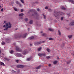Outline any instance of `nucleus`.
<instances>
[{
    "instance_id": "nucleus-1",
    "label": "nucleus",
    "mask_w": 74,
    "mask_h": 74,
    "mask_svg": "<svg viewBox=\"0 0 74 74\" xmlns=\"http://www.w3.org/2000/svg\"><path fill=\"white\" fill-rule=\"evenodd\" d=\"M63 15V13L61 12H57L56 11H54V15L55 16V17L58 19V18H59V16H60V15Z\"/></svg>"
},
{
    "instance_id": "nucleus-2",
    "label": "nucleus",
    "mask_w": 74,
    "mask_h": 74,
    "mask_svg": "<svg viewBox=\"0 0 74 74\" xmlns=\"http://www.w3.org/2000/svg\"><path fill=\"white\" fill-rule=\"evenodd\" d=\"M5 23L6 25H4L3 26V27H5V29H4V30H7V29H8V28H11V24L10 23Z\"/></svg>"
},
{
    "instance_id": "nucleus-3",
    "label": "nucleus",
    "mask_w": 74,
    "mask_h": 74,
    "mask_svg": "<svg viewBox=\"0 0 74 74\" xmlns=\"http://www.w3.org/2000/svg\"><path fill=\"white\" fill-rule=\"evenodd\" d=\"M27 34L26 33L23 35H16L14 36V37L16 38H21V37H22L23 38H25L26 37V36H27Z\"/></svg>"
},
{
    "instance_id": "nucleus-4",
    "label": "nucleus",
    "mask_w": 74,
    "mask_h": 74,
    "mask_svg": "<svg viewBox=\"0 0 74 74\" xmlns=\"http://www.w3.org/2000/svg\"><path fill=\"white\" fill-rule=\"evenodd\" d=\"M28 53V50L27 49H25L23 52L22 54L23 55H26Z\"/></svg>"
},
{
    "instance_id": "nucleus-5",
    "label": "nucleus",
    "mask_w": 74,
    "mask_h": 74,
    "mask_svg": "<svg viewBox=\"0 0 74 74\" xmlns=\"http://www.w3.org/2000/svg\"><path fill=\"white\" fill-rule=\"evenodd\" d=\"M16 50L17 51H19V52H22V50L19 48L18 46L16 47Z\"/></svg>"
},
{
    "instance_id": "nucleus-6",
    "label": "nucleus",
    "mask_w": 74,
    "mask_h": 74,
    "mask_svg": "<svg viewBox=\"0 0 74 74\" xmlns=\"http://www.w3.org/2000/svg\"><path fill=\"white\" fill-rule=\"evenodd\" d=\"M24 67H25L24 65H19L17 66L18 68H23Z\"/></svg>"
},
{
    "instance_id": "nucleus-7",
    "label": "nucleus",
    "mask_w": 74,
    "mask_h": 74,
    "mask_svg": "<svg viewBox=\"0 0 74 74\" xmlns=\"http://www.w3.org/2000/svg\"><path fill=\"white\" fill-rule=\"evenodd\" d=\"M5 41L6 42H10V40H9L8 38H5Z\"/></svg>"
},
{
    "instance_id": "nucleus-8",
    "label": "nucleus",
    "mask_w": 74,
    "mask_h": 74,
    "mask_svg": "<svg viewBox=\"0 0 74 74\" xmlns=\"http://www.w3.org/2000/svg\"><path fill=\"white\" fill-rule=\"evenodd\" d=\"M29 40H34V36L31 37L29 38Z\"/></svg>"
},
{
    "instance_id": "nucleus-9",
    "label": "nucleus",
    "mask_w": 74,
    "mask_h": 74,
    "mask_svg": "<svg viewBox=\"0 0 74 74\" xmlns=\"http://www.w3.org/2000/svg\"><path fill=\"white\" fill-rule=\"evenodd\" d=\"M17 56H18V57H20V56H22V54L19 53H17L16 54Z\"/></svg>"
},
{
    "instance_id": "nucleus-10",
    "label": "nucleus",
    "mask_w": 74,
    "mask_h": 74,
    "mask_svg": "<svg viewBox=\"0 0 74 74\" xmlns=\"http://www.w3.org/2000/svg\"><path fill=\"white\" fill-rule=\"evenodd\" d=\"M69 1H70V2H71L73 4H74V1L73 0H68Z\"/></svg>"
},
{
    "instance_id": "nucleus-11",
    "label": "nucleus",
    "mask_w": 74,
    "mask_h": 74,
    "mask_svg": "<svg viewBox=\"0 0 74 74\" xmlns=\"http://www.w3.org/2000/svg\"><path fill=\"white\" fill-rule=\"evenodd\" d=\"M46 56V53H42V56Z\"/></svg>"
},
{
    "instance_id": "nucleus-12",
    "label": "nucleus",
    "mask_w": 74,
    "mask_h": 74,
    "mask_svg": "<svg viewBox=\"0 0 74 74\" xmlns=\"http://www.w3.org/2000/svg\"><path fill=\"white\" fill-rule=\"evenodd\" d=\"M61 8H62V10H66V8L64 7H63V6H62L61 7Z\"/></svg>"
},
{
    "instance_id": "nucleus-13",
    "label": "nucleus",
    "mask_w": 74,
    "mask_h": 74,
    "mask_svg": "<svg viewBox=\"0 0 74 74\" xmlns=\"http://www.w3.org/2000/svg\"><path fill=\"white\" fill-rule=\"evenodd\" d=\"M41 67V66H39L38 67H36V69H39Z\"/></svg>"
},
{
    "instance_id": "nucleus-14",
    "label": "nucleus",
    "mask_w": 74,
    "mask_h": 74,
    "mask_svg": "<svg viewBox=\"0 0 74 74\" xmlns=\"http://www.w3.org/2000/svg\"><path fill=\"white\" fill-rule=\"evenodd\" d=\"M72 37H73V35H69L68 36V37H69V38H72Z\"/></svg>"
},
{
    "instance_id": "nucleus-15",
    "label": "nucleus",
    "mask_w": 74,
    "mask_h": 74,
    "mask_svg": "<svg viewBox=\"0 0 74 74\" xmlns=\"http://www.w3.org/2000/svg\"><path fill=\"white\" fill-rule=\"evenodd\" d=\"M58 63V61H55L53 62V63L54 64H57V63Z\"/></svg>"
},
{
    "instance_id": "nucleus-16",
    "label": "nucleus",
    "mask_w": 74,
    "mask_h": 74,
    "mask_svg": "<svg viewBox=\"0 0 74 74\" xmlns=\"http://www.w3.org/2000/svg\"><path fill=\"white\" fill-rule=\"evenodd\" d=\"M0 64L2 65V66H4V64L3 62H0Z\"/></svg>"
},
{
    "instance_id": "nucleus-17",
    "label": "nucleus",
    "mask_w": 74,
    "mask_h": 74,
    "mask_svg": "<svg viewBox=\"0 0 74 74\" xmlns=\"http://www.w3.org/2000/svg\"><path fill=\"white\" fill-rule=\"evenodd\" d=\"M48 29L49 31H53V29L51 28H49Z\"/></svg>"
},
{
    "instance_id": "nucleus-18",
    "label": "nucleus",
    "mask_w": 74,
    "mask_h": 74,
    "mask_svg": "<svg viewBox=\"0 0 74 74\" xmlns=\"http://www.w3.org/2000/svg\"><path fill=\"white\" fill-rule=\"evenodd\" d=\"M54 38H49V40H54Z\"/></svg>"
},
{
    "instance_id": "nucleus-19",
    "label": "nucleus",
    "mask_w": 74,
    "mask_h": 74,
    "mask_svg": "<svg viewBox=\"0 0 74 74\" xmlns=\"http://www.w3.org/2000/svg\"><path fill=\"white\" fill-rule=\"evenodd\" d=\"M23 15H24V14H23V13H21V14H19V16H23Z\"/></svg>"
},
{
    "instance_id": "nucleus-20",
    "label": "nucleus",
    "mask_w": 74,
    "mask_h": 74,
    "mask_svg": "<svg viewBox=\"0 0 74 74\" xmlns=\"http://www.w3.org/2000/svg\"><path fill=\"white\" fill-rule=\"evenodd\" d=\"M38 55L39 56H40V57H41V56H42V53H38Z\"/></svg>"
},
{
    "instance_id": "nucleus-21",
    "label": "nucleus",
    "mask_w": 74,
    "mask_h": 74,
    "mask_svg": "<svg viewBox=\"0 0 74 74\" xmlns=\"http://www.w3.org/2000/svg\"><path fill=\"white\" fill-rule=\"evenodd\" d=\"M70 63H71V61H70V60H68V61L67 64H70Z\"/></svg>"
},
{
    "instance_id": "nucleus-22",
    "label": "nucleus",
    "mask_w": 74,
    "mask_h": 74,
    "mask_svg": "<svg viewBox=\"0 0 74 74\" xmlns=\"http://www.w3.org/2000/svg\"><path fill=\"white\" fill-rule=\"evenodd\" d=\"M5 42H2L1 43L2 45H5Z\"/></svg>"
},
{
    "instance_id": "nucleus-23",
    "label": "nucleus",
    "mask_w": 74,
    "mask_h": 74,
    "mask_svg": "<svg viewBox=\"0 0 74 74\" xmlns=\"http://www.w3.org/2000/svg\"><path fill=\"white\" fill-rule=\"evenodd\" d=\"M30 12H32L33 11V12H35V10L34 9H32L30 10Z\"/></svg>"
},
{
    "instance_id": "nucleus-24",
    "label": "nucleus",
    "mask_w": 74,
    "mask_h": 74,
    "mask_svg": "<svg viewBox=\"0 0 74 74\" xmlns=\"http://www.w3.org/2000/svg\"><path fill=\"white\" fill-rule=\"evenodd\" d=\"M42 36L46 37L47 36V34H42Z\"/></svg>"
},
{
    "instance_id": "nucleus-25",
    "label": "nucleus",
    "mask_w": 74,
    "mask_h": 74,
    "mask_svg": "<svg viewBox=\"0 0 74 74\" xmlns=\"http://www.w3.org/2000/svg\"><path fill=\"white\" fill-rule=\"evenodd\" d=\"M29 23L30 24H32V23H33V21L31 20L29 22Z\"/></svg>"
},
{
    "instance_id": "nucleus-26",
    "label": "nucleus",
    "mask_w": 74,
    "mask_h": 74,
    "mask_svg": "<svg viewBox=\"0 0 74 74\" xmlns=\"http://www.w3.org/2000/svg\"><path fill=\"white\" fill-rule=\"evenodd\" d=\"M48 10L50 12H52V9H51V8H49V10Z\"/></svg>"
},
{
    "instance_id": "nucleus-27",
    "label": "nucleus",
    "mask_w": 74,
    "mask_h": 74,
    "mask_svg": "<svg viewBox=\"0 0 74 74\" xmlns=\"http://www.w3.org/2000/svg\"><path fill=\"white\" fill-rule=\"evenodd\" d=\"M41 50V47L38 48V51H40Z\"/></svg>"
},
{
    "instance_id": "nucleus-28",
    "label": "nucleus",
    "mask_w": 74,
    "mask_h": 74,
    "mask_svg": "<svg viewBox=\"0 0 74 74\" xmlns=\"http://www.w3.org/2000/svg\"><path fill=\"white\" fill-rule=\"evenodd\" d=\"M42 16H44V19H46V16H45V15H44V14H43L42 15Z\"/></svg>"
},
{
    "instance_id": "nucleus-29",
    "label": "nucleus",
    "mask_w": 74,
    "mask_h": 74,
    "mask_svg": "<svg viewBox=\"0 0 74 74\" xmlns=\"http://www.w3.org/2000/svg\"><path fill=\"white\" fill-rule=\"evenodd\" d=\"M25 21H29V19H28V18H26L25 19Z\"/></svg>"
},
{
    "instance_id": "nucleus-30",
    "label": "nucleus",
    "mask_w": 74,
    "mask_h": 74,
    "mask_svg": "<svg viewBox=\"0 0 74 74\" xmlns=\"http://www.w3.org/2000/svg\"><path fill=\"white\" fill-rule=\"evenodd\" d=\"M58 33L60 36L61 35V33L60 32L59 30H58Z\"/></svg>"
},
{
    "instance_id": "nucleus-31",
    "label": "nucleus",
    "mask_w": 74,
    "mask_h": 74,
    "mask_svg": "<svg viewBox=\"0 0 74 74\" xmlns=\"http://www.w3.org/2000/svg\"><path fill=\"white\" fill-rule=\"evenodd\" d=\"M47 50L48 51V52H50V51H49V49H47Z\"/></svg>"
},
{
    "instance_id": "nucleus-32",
    "label": "nucleus",
    "mask_w": 74,
    "mask_h": 74,
    "mask_svg": "<svg viewBox=\"0 0 74 74\" xmlns=\"http://www.w3.org/2000/svg\"><path fill=\"white\" fill-rule=\"evenodd\" d=\"M10 53H14V51H13V50H12L10 51Z\"/></svg>"
},
{
    "instance_id": "nucleus-33",
    "label": "nucleus",
    "mask_w": 74,
    "mask_h": 74,
    "mask_svg": "<svg viewBox=\"0 0 74 74\" xmlns=\"http://www.w3.org/2000/svg\"><path fill=\"white\" fill-rule=\"evenodd\" d=\"M20 1H21V2H22V3H23V4H24V1H23V0H20Z\"/></svg>"
},
{
    "instance_id": "nucleus-34",
    "label": "nucleus",
    "mask_w": 74,
    "mask_h": 74,
    "mask_svg": "<svg viewBox=\"0 0 74 74\" xmlns=\"http://www.w3.org/2000/svg\"><path fill=\"white\" fill-rule=\"evenodd\" d=\"M64 18V17H62L61 18V21H63V19Z\"/></svg>"
},
{
    "instance_id": "nucleus-35",
    "label": "nucleus",
    "mask_w": 74,
    "mask_h": 74,
    "mask_svg": "<svg viewBox=\"0 0 74 74\" xmlns=\"http://www.w3.org/2000/svg\"><path fill=\"white\" fill-rule=\"evenodd\" d=\"M18 5H19L20 7H22V4L20 3H18Z\"/></svg>"
},
{
    "instance_id": "nucleus-36",
    "label": "nucleus",
    "mask_w": 74,
    "mask_h": 74,
    "mask_svg": "<svg viewBox=\"0 0 74 74\" xmlns=\"http://www.w3.org/2000/svg\"><path fill=\"white\" fill-rule=\"evenodd\" d=\"M47 59H48L50 58V57L49 56H48L46 57Z\"/></svg>"
},
{
    "instance_id": "nucleus-37",
    "label": "nucleus",
    "mask_w": 74,
    "mask_h": 74,
    "mask_svg": "<svg viewBox=\"0 0 74 74\" xmlns=\"http://www.w3.org/2000/svg\"><path fill=\"white\" fill-rule=\"evenodd\" d=\"M31 60V59L30 58H28L27 59V60L29 61Z\"/></svg>"
},
{
    "instance_id": "nucleus-38",
    "label": "nucleus",
    "mask_w": 74,
    "mask_h": 74,
    "mask_svg": "<svg viewBox=\"0 0 74 74\" xmlns=\"http://www.w3.org/2000/svg\"><path fill=\"white\" fill-rule=\"evenodd\" d=\"M16 63H18V62H19V60H16Z\"/></svg>"
},
{
    "instance_id": "nucleus-39",
    "label": "nucleus",
    "mask_w": 74,
    "mask_h": 74,
    "mask_svg": "<svg viewBox=\"0 0 74 74\" xmlns=\"http://www.w3.org/2000/svg\"><path fill=\"white\" fill-rule=\"evenodd\" d=\"M45 9H46V10H48V7L47 6L45 8Z\"/></svg>"
},
{
    "instance_id": "nucleus-40",
    "label": "nucleus",
    "mask_w": 74,
    "mask_h": 74,
    "mask_svg": "<svg viewBox=\"0 0 74 74\" xmlns=\"http://www.w3.org/2000/svg\"><path fill=\"white\" fill-rule=\"evenodd\" d=\"M64 46H65V45L64 44H63L62 45V47H64Z\"/></svg>"
},
{
    "instance_id": "nucleus-41",
    "label": "nucleus",
    "mask_w": 74,
    "mask_h": 74,
    "mask_svg": "<svg viewBox=\"0 0 74 74\" xmlns=\"http://www.w3.org/2000/svg\"><path fill=\"white\" fill-rule=\"evenodd\" d=\"M16 4H19V3L17 1H16Z\"/></svg>"
},
{
    "instance_id": "nucleus-42",
    "label": "nucleus",
    "mask_w": 74,
    "mask_h": 74,
    "mask_svg": "<svg viewBox=\"0 0 74 74\" xmlns=\"http://www.w3.org/2000/svg\"><path fill=\"white\" fill-rule=\"evenodd\" d=\"M21 12H23V9H21Z\"/></svg>"
},
{
    "instance_id": "nucleus-43",
    "label": "nucleus",
    "mask_w": 74,
    "mask_h": 74,
    "mask_svg": "<svg viewBox=\"0 0 74 74\" xmlns=\"http://www.w3.org/2000/svg\"><path fill=\"white\" fill-rule=\"evenodd\" d=\"M34 14L35 15H36L37 14V12H34Z\"/></svg>"
},
{
    "instance_id": "nucleus-44",
    "label": "nucleus",
    "mask_w": 74,
    "mask_h": 74,
    "mask_svg": "<svg viewBox=\"0 0 74 74\" xmlns=\"http://www.w3.org/2000/svg\"><path fill=\"white\" fill-rule=\"evenodd\" d=\"M14 10L15 11H17V9L16 8H14Z\"/></svg>"
},
{
    "instance_id": "nucleus-45",
    "label": "nucleus",
    "mask_w": 74,
    "mask_h": 74,
    "mask_svg": "<svg viewBox=\"0 0 74 74\" xmlns=\"http://www.w3.org/2000/svg\"><path fill=\"white\" fill-rule=\"evenodd\" d=\"M5 60H7V61H8L9 60L8 58H5Z\"/></svg>"
},
{
    "instance_id": "nucleus-46",
    "label": "nucleus",
    "mask_w": 74,
    "mask_h": 74,
    "mask_svg": "<svg viewBox=\"0 0 74 74\" xmlns=\"http://www.w3.org/2000/svg\"><path fill=\"white\" fill-rule=\"evenodd\" d=\"M12 73H15V71L13 70L12 71Z\"/></svg>"
},
{
    "instance_id": "nucleus-47",
    "label": "nucleus",
    "mask_w": 74,
    "mask_h": 74,
    "mask_svg": "<svg viewBox=\"0 0 74 74\" xmlns=\"http://www.w3.org/2000/svg\"><path fill=\"white\" fill-rule=\"evenodd\" d=\"M1 11H2V12L3 11V8L1 9Z\"/></svg>"
},
{
    "instance_id": "nucleus-48",
    "label": "nucleus",
    "mask_w": 74,
    "mask_h": 74,
    "mask_svg": "<svg viewBox=\"0 0 74 74\" xmlns=\"http://www.w3.org/2000/svg\"><path fill=\"white\" fill-rule=\"evenodd\" d=\"M40 44V42H37V44Z\"/></svg>"
},
{
    "instance_id": "nucleus-49",
    "label": "nucleus",
    "mask_w": 74,
    "mask_h": 74,
    "mask_svg": "<svg viewBox=\"0 0 74 74\" xmlns=\"http://www.w3.org/2000/svg\"><path fill=\"white\" fill-rule=\"evenodd\" d=\"M1 50H0V55H1Z\"/></svg>"
},
{
    "instance_id": "nucleus-50",
    "label": "nucleus",
    "mask_w": 74,
    "mask_h": 74,
    "mask_svg": "<svg viewBox=\"0 0 74 74\" xmlns=\"http://www.w3.org/2000/svg\"><path fill=\"white\" fill-rule=\"evenodd\" d=\"M30 47H32V45L31 44H30Z\"/></svg>"
},
{
    "instance_id": "nucleus-51",
    "label": "nucleus",
    "mask_w": 74,
    "mask_h": 74,
    "mask_svg": "<svg viewBox=\"0 0 74 74\" xmlns=\"http://www.w3.org/2000/svg\"><path fill=\"white\" fill-rule=\"evenodd\" d=\"M49 67H50V66H51V64H50L49 65Z\"/></svg>"
},
{
    "instance_id": "nucleus-52",
    "label": "nucleus",
    "mask_w": 74,
    "mask_h": 74,
    "mask_svg": "<svg viewBox=\"0 0 74 74\" xmlns=\"http://www.w3.org/2000/svg\"><path fill=\"white\" fill-rule=\"evenodd\" d=\"M37 11H40V9H37Z\"/></svg>"
},
{
    "instance_id": "nucleus-53",
    "label": "nucleus",
    "mask_w": 74,
    "mask_h": 74,
    "mask_svg": "<svg viewBox=\"0 0 74 74\" xmlns=\"http://www.w3.org/2000/svg\"><path fill=\"white\" fill-rule=\"evenodd\" d=\"M68 16H69V17H70V14H68Z\"/></svg>"
},
{
    "instance_id": "nucleus-54",
    "label": "nucleus",
    "mask_w": 74,
    "mask_h": 74,
    "mask_svg": "<svg viewBox=\"0 0 74 74\" xmlns=\"http://www.w3.org/2000/svg\"><path fill=\"white\" fill-rule=\"evenodd\" d=\"M29 29H30V28H28V30H29Z\"/></svg>"
},
{
    "instance_id": "nucleus-55",
    "label": "nucleus",
    "mask_w": 74,
    "mask_h": 74,
    "mask_svg": "<svg viewBox=\"0 0 74 74\" xmlns=\"http://www.w3.org/2000/svg\"><path fill=\"white\" fill-rule=\"evenodd\" d=\"M37 19H38V18H36Z\"/></svg>"
},
{
    "instance_id": "nucleus-56",
    "label": "nucleus",
    "mask_w": 74,
    "mask_h": 74,
    "mask_svg": "<svg viewBox=\"0 0 74 74\" xmlns=\"http://www.w3.org/2000/svg\"><path fill=\"white\" fill-rule=\"evenodd\" d=\"M44 42H45L44 41H43L42 42L43 43H44Z\"/></svg>"
},
{
    "instance_id": "nucleus-57",
    "label": "nucleus",
    "mask_w": 74,
    "mask_h": 74,
    "mask_svg": "<svg viewBox=\"0 0 74 74\" xmlns=\"http://www.w3.org/2000/svg\"><path fill=\"white\" fill-rule=\"evenodd\" d=\"M1 6H0V9H1Z\"/></svg>"
},
{
    "instance_id": "nucleus-58",
    "label": "nucleus",
    "mask_w": 74,
    "mask_h": 74,
    "mask_svg": "<svg viewBox=\"0 0 74 74\" xmlns=\"http://www.w3.org/2000/svg\"><path fill=\"white\" fill-rule=\"evenodd\" d=\"M18 30V29H15V30Z\"/></svg>"
},
{
    "instance_id": "nucleus-59",
    "label": "nucleus",
    "mask_w": 74,
    "mask_h": 74,
    "mask_svg": "<svg viewBox=\"0 0 74 74\" xmlns=\"http://www.w3.org/2000/svg\"><path fill=\"white\" fill-rule=\"evenodd\" d=\"M57 59H59V58H58Z\"/></svg>"
},
{
    "instance_id": "nucleus-60",
    "label": "nucleus",
    "mask_w": 74,
    "mask_h": 74,
    "mask_svg": "<svg viewBox=\"0 0 74 74\" xmlns=\"http://www.w3.org/2000/svg\"><path fill=\"white\" fill-rule=\"evenodd\" d=\"M5 21H4V23H5Z\"/></svg>"
},
{
    "instance_id": "nucleus-61",
    "label": "nucleus",
    "mask_w": 74,
    "mask_h": 74,
    "mask_svg": "<svg viewBox=\"0 0 74 74\" xmlns=\"http://www.w3.org/2000/svg\"><path fill=\"white\" fill-rule=\"evenodd\" d=\"M41 33H42V32H41Z\"/></svg>"
},
{
    "instance_id": "nucleus-62",
    "label": "nucleus",
    "mask_w": 74,
    "mask_h": 74,
    "mask_svg": "<svg viewBox=\"0 0 74 74\" xmlns=\"http://www.w3.org/2000/svg\"><path fill=\"white\" fill-rule=\"evenodd\" d=\"M1 0H0V1H1Z\"/></svg>"
}]
</instances>
